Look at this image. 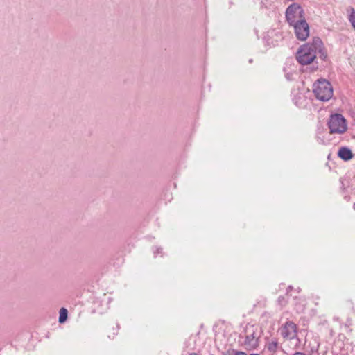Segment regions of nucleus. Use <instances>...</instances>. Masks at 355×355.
I'll return each instance as SVG.
<instances>
[{
	"mask_svg": "<svg viewBox=\"0 0 355 355\" xmlns=\"http://www.w3.org/2000/svg\"><path fill=\"white\" fill-rule=\"evenodd\" d=\"M313 90L316 98L321 101H327L333 96L332 86L324 79L318 80L313 84Z\"/></svg>",
	"mask_w": 355,
	"mask_h": 355,
	"instance_id": "nucleus-2",
	"label": "nucleus"
},
{
	"mask_svg": "<svg viewBox=\"0 0 355 355\" xmlns=\"http://www.w3.org/2000/svg\"><path fill=\"white\" fill-rule=\"evenodd\" d=\"M280 335L285 340H293L297 338V326L292 321H287L279 329Z\"/></svg>",
	"mask_w": 355,
	"mask_h": 355,
	"instance_id": "nucleus-5",
	"label": "nucleus"
},
{
	"mask_svg": "<svg viewBox=\"0 0 355 355\" xmlns=\"http://www.w3.org/2000/svg\"><path fill=\"white\" fill-rule=\"evenodd\" d=\"M162 249L161 248H157L156 251L155 252V254H159L162 253Z\"/></svg>",
	"mask_w": 355,
	"mask_h": 355,
	"instance_id": "nucleus-14",
	"label": "nucleus"
},
{
	"mask_svg": "<svg viewBox=\"0 0 355 355\" xmlns=\"http://www.w3.org/2000/svg\"><path fill=\"white\" fill-rule=\"evenodd\" d=\"M322 44V40L315 37H313L311 42L306 43L300 46L296 54V59L302 65H306L313 62L315 58V52L314 45L318 47Z\"/></svg>",
	"mask_w": 355,
	"mask_h": 355,
	"instance_id": "nucleus-1",
	"label": "nucleus"
},
{
	"mask_svg": "<svg viewBox=\"0 0 355 355\" xmlns=\"http://www.w3.org/2000/svg\"><path fill=\"white\" fill-rule=\"evenodd\" d=\"M278 303L282 306H284L286 304V301L285 300L284 297L279 296L278 297Z\"/></svg>",
	"mask_w": 355,
	"mask_h": 355,
	"instance_id": "nucleus-13",
	"label": "nucleus"
},
{
	"mask_svg": "<svg viewBox=\"0 0 355 355\" xmlns=\"http://www.w3.org/2000/svg\"><path fill=\"white\" fill-rule=\"evenodd\" d=\"M266 347L269 352L275 353L279 347V343L277 338H272L268 340Z\"/></svg>",
	"mask_w": 355,
	"mask_h": 355,
	"instance_id": "nucleus-9",
	"label": "nucleus"
},
{
	"mask_svg": "<svg viewBox=\"0 0 355 355\" xmlns=\"http://www.w3.org/2000/svg\"><path fill=\"white\" fill-rule=\"evenodd\" d=\"M314 51L315 52V57L317 56V53H318L319 55V58L322 60H325L327 58V53L324 48V44H323V42H322V44L320 45V46H318L314 45Z\"/></svg>",
	"mask_w": 355,
	"mask_h": 355,
	"instance_id": "nucleus-10",
	"label": "nucleus"
},
{
	"mask_svg": "<svg viewBox=\"0 0 355 355\" xmlns=\"http://www.w3.org/2000/svg\"><path fill=\"white\" fill-rule=\"evenodd\" d=\"M250 355H259L258 354H251Z\"/></svg>",
	"mask_w": 355,
	"mask_h": 355,
	"instance_id": "nucleus-21",
	"label": "nucleus"
},
{
	"mask_svg": "<svg viewBox=\"0 0 355 355\" xmlns=\"http://www.w3.org/2000/svg\"><path fill=\"white\" fill-rule=\"evenodd\" d=\"M293 355H305L304 353L302 352H295V354H293Z\"/></svg>",
	"mask_w": 355,
	"mask_h": 355,
	"instance_id": "nucleus-16",
	"label": "nucleus"
},
{
	"mask_svg": "<svg viewBox=\"0 0 355 355\" xmlns=\"http://www.w3.org/2000/svg\"><path fill=\"white\" fill-rule=\"evenodd\" d=\"M68 311L65 308H61L60 310L59 322L63 323L67 320Z\"/></svg>",
	"mask_w": 355,
	"mask_h": 355,
	"instance_id": "nucleus-11",
	"label": "nucleus"
},
{
	"mask_svg": "<svg viewBox=\"0 0 355 355\" xmlns=\"http://www.w3.org/2000/svg\"><path fill=\"white\" fill-rule=\"evenodd\" d=\"M349 21L352 24V26L355 29V10L354 8H351V12L349 15Z\"/></svg>",
	"mask_w": 355,
	"mask_h": 355,
	"instance_id": "nucleus-12",
	"label": "nucleus"
},
{
	"mask_svg": "<svg viewBox=\"0 0 355 355\" xmlns=\"http://www.w3.org/2000/svg\"><path fill=\"white\" fill-rule=\"evenodd\" d=\"M285 2L295 1V0H284Z\"/></svg>",
	"mask_w": 355,
	"mask_h": 355,
	"instance_id": "nucleus-18",
	"label": "nucleus"
},
{
	"mask_svg": "<svg viewBox=\"0 0 355 355\" xmlns=\"http://www.w3.org/2000/svg\"><path fill=\"white\" fill-rule=\"evenodd\" d=\"M234 355H247L245 352H236Z\"/></svg>",
	"mask_w": 355,
	"mask_h": 355,
	"instance_id": "nucleus-15",
	"label": "nucleus"
},
{
	"mask_svg": "<svg viewBox=\"0 0 355 355\" xmlns=\"http://www.w3.org/2000/svg\"><path fill=\"white\" fill-rule=\"evenodd\" d=\"M327 125L330 134H343L347 129V121L340 114H331Z\"/></svg>",
	"mask_w": 355,
	"mask_h": 355,
	"instance_id": "nucleus-3",
	"label": "nucleus"
},
{
	"mask_svg": "<svg viewBox=\"0 0 355 355\" xmlns=\"http://www.w3.org/2000/svg\"><path fill=\"white\" fill-rule=\"evenodd\" d=\"M249 62L252 63V59H250V60H249Z\"/></svg>",
	"mask_w": 355,
	"mask_h": 355,
	"instance_id": "nucleus-19",
	"label": "nucleus"
},
{
	"mask_svg": "<svg viewBox=\"0 0 355 355\" xmlns=\"http://www.w3.org/2000/svg\"><path fill=\"white\" fill-rule=\"evenodd\" d=\"M289 25L293 26L295 35L298 40L304 41L309 35V26L306 19Z\"/></svg>",
	"mask_w": 355,
	"mask_h": 355,
	"instance_id": "nucleus-6",
	"label": "nucleus"
},
{
	"mask_svg": "<svg viewBox=\"0 0 355 355\" xmlns=\"http://www.w3.org/2000/svg\"><path fill=\"white\" fill-rule=\"evenodd\" d=\"M285 16L289 24L305 19L304 11L299 3H293L286 10Z\"/></svg>",
	"mask_w": 355,
	"mask_h": 355,
	"instance_id": "nucleus-4",
	"label": "nucleus"
},
{
	"mask_svg": "<svg viewBox=\"0 0 355 355\" xmlns=\"http://www.w3.org/2000/svg\"><path fill=\"white\" fill-rule=\"evenodd\" d=\"M293 289V286H289L287 288V291L288 292L290 290H292Z\"/></svg>",
	"mask_w": 355,
	"mask_h": 355,
	"instance_id": "nucleus-17",
	"label": "nucleus"
},
{
	"mask_svg": "<svg viewBox=\"0 0 355 355\" xmlns=\"http://www.w3.org/2000/svg\"><path fill=\"white\" fill-rule=\"evenodd\" d=\"M338 156L344 161H349L353 157V153L349 148L341 147L338 150Z\"/></svg>",
	"mask_w": 355,
	"mask_h": 355,
	"instance_id": "nucleus-8",
	"label": "nucleus"
},
{
	"mask_svg": "<svg viewBox=\"0 0 355 355\" xmlns=\"http://www.w3.org/2000/svg\"><path fill=\"white\" fill-rule=\"evenodd\" d=\"M353 207H354V209H355V202H354V205H353Z\"/></svg>",
	"mask_w": 355,
	"mask_h": 355,
	"instance_id": "nucleus-20",
	"label": "nucleus"
},
{
	"mask_svg": "<svg viewBox=\"0 0 355 355\" xmlns=\"http://www.w3.org/2000/svg\"><path fill=\"white\" fill-rule=\"evenodd\" d=\"M259 336L257 332L253 330L252 332L249 329L246 330V336L245 339V345L250 348H255L258 345Z\"/></svg>",
	"mask_w": 355,
	"mask_h": 355,
	"instance_id": "nucleus-7",
	"label": "nucleus"
}]
</instances>
